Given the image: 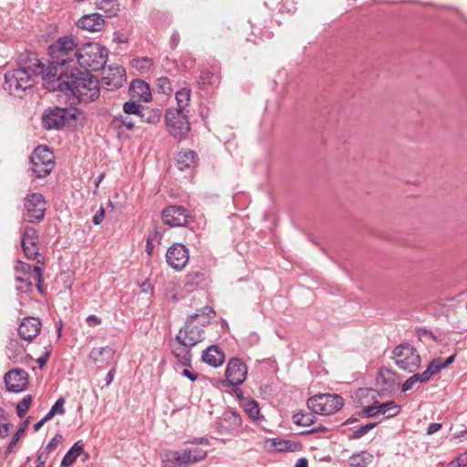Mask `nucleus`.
<instances>
[{
	"instance_id": "nucleus-1",
	"label": "nucleus",
	"mask_w": 467,
	"mask_h": 467,
	"mask_svg": "<svg viewBox=\"0 0 467 467\" xmlns=\"http://www.w3.org/2000/svg\"><path fill=\"white\" fill-rule=\"evenodd\" d=\"M45 87L49 90L69 91L80 103L94 101L100 94L99 80L80 68L71 70L60 78H55L49 73L45 78Z\"/></svg>"
},
{
	"instance_id": "nucleus-2",
	"label": "nucleus",
	"mask_w": 467,
	"mask_h": 467,
	"mask_svg": "<svg viewBox=\"0 0 467 467\" xmlns=\"http://www.w3.org/2000/svg\"><path fill=\"white\" fill-rule=\"evenodd\" d=\"M78 45L72 36L59 37L55 43L49 46L48 54L51 60L47 67L44 78L50 75L60 78L75 70L78 57Z\"/></svg>"
},
{
	"instance_id": "nucleus-3",
	"label": "nucleus",
	"mask_w": 467,
	"mask_h": 467,
	"mask_svg": "<svg viewBox=\"0 0 467 467\" xmlns=\"http://www.w3.org/2000/svg\"><path fill=\"white\" fill-rule=\"evenodd\" d=\"M107 49L97 43H88L78 48L76 67L82 71H98L104 68L107 62Z\"/></svg>"
},
{
	"instance_id": "nucleus-4",
	"label": "nucleus",
	"mask_w": 467,
	"mask_h": 467,
	"mask_svg": "<svg viewBox=\"0 0 467 467\" xmlns=\"http://www.w3.org/2000/svg\"><path fill=\"white\" fill-rule=\"evenodd\" d=\"M34 86L33 78L18 68L8 70L5 74L3 88L10 95L16 98H23Z\"/></svg>"
},
{
	"instance_id": "nucleus-5",
	"label": "nucleus",
	"mask_w": 467,
	"mask_h": 467,
	"mask_svg": "<svg viewBox=\"0 0 467 467\" xmlns=\"http://www.w3.org/2000/svg\"><path fill=\"white\" fill-rule=\"evenodd\" d=\"M344 405L342 397L337 394H317L307 400L308 409L315 414L331 415Z\"/></svg>"
},
{
	"instance_id": "nucleus-6",
	"label": "nucleus",
	"mask_w": 467,
	"mask_h": 467,
	"mask_svg": "<svg viewBox=\"0 0 467 467\" xmlns=\"http://www.w3.org/2000/svg\"><path fill=\"white\" fill-rule=\"evenodd\" d=\"M31 170L36 178H45L55 167L53 151L47 146H37L30 156Z\"/></svg>"
},
{
	"instance_id": "nucleus-7",
	"label": "nucleus",
	"mask_w": 467,
	"mask_h": 467,
	"mask_svg": "<svg viewBox=\"0 0 467 467\" xmlns=\"http://www.w3.org/2000/svg\"><path fill=\"white\" fill-rule=\"evenodd\" d=\"M189 111L175 109L171 108L165 114V122L167 130L171 136L178 140L186 138L190 131V122L188 119Z\"/></svg>"
},
{
	"instance_id": "nucleus-8",
	"label": "nucleus",
	"mask_w": 467,
	"mask_h": 467,
	"mask_svg": "<svg viewBox=\"0 0 467 467\" xmlns=\"http://www.w3.org/2000/svg\"><path fill=\"white\" fill-rule=\"evenodd\" d=\"M393 355L396 365L400 369L409 372H414L421 364V358L417 349L408 343L396 347L393 350Z\"/></svg>"
},
{
	"instance_id": "nucleus-9",
	"label": "nucleus",
	"mask_w": 467,
	"mask_h": 467,
	"mask_svg": "<svg viewBox=\"0 0 467 467\" xmlns=\"http://www.w3.org/2000/svg\"><path fill=\"white\" fill-rule=\"evenodd\" d=\"M201 316V313H195L190 316L185 323V326L180 329L176 335V341L179 345L188 348H193L203 339V329L198 326L193 325Z\"/></svg>"
},
{
	"instance_id": "nucleus-10",
	"label": "nucleus",
	"mask_w": 467,
	"mask_h": 467,
	"mask_svg": "<svg viewBox=\"0 0 467 467\" xmlns=\"http://www.w3.org/2000/svg\"><path fill=\"white\" fill-rule=\"evenodd\" d=\"M46 200L40 193L27 194L24 200V219L31 223L43 221L46 213Z\"/></svg>"
},
{
	"instance_id": "nucleus-11",
	"label": "nucleus",
	"mask_w": 467,
	"mask_h": 467,
	"mask_svg": "<svg viewBox=\"0 0 467 467\" xmlns=\"http://www.w3.org/2000/svg\"><path fill=\"white\" fill-rule=\"evenodd\" d=\"M18 69L25 71L33 78V76H42L47 73V67L45 64L38 57V55L32 51H24L19 54L17 58Z\"/></svg>"
},
{
	"instance_id": "nucleus-12",
	"label": "nucleus",
	"mask_w": 467,
	"mask_h": 467,
	"mask_svg": "<svg viewBox=\"0 0 467 467\" xmlns=\"http://www.w3.org/2000/svg\"><path fill=\"white\" fill-rule=\"evenodd\" d=\"M247 377V366L238 358H232L226 366L225 380L222 381L223 387L239 386Z\"/></svg>"
},
{
	"instance_id": "nucleus-13",
	"label": "nucleus",
	"mask_w": 467,
	"mask_h": 467,
	"mask_svg": "<svg viewBox=\"0 0 467 467\" xmlns=\"http://www.w3.org/2000/svg\"><path fill=\"white\" fill-rule=\"evenodd\" d=\"M162 221L171 227L187 226L192 220L186 209L180 205H171L162 211Z\"/></svg>"
},
{
	"instance_id": "nucleus-14",
	"label": "nucleus",
	"mask_w": 467,
	"mask_h": 467,
	"mask_svg": "<svg viewBox=\"0 0 467 467\" xmlns=\"http://www.w3.org/2000/svg\"><path fill=\"white\" fill-rule=\"evenodd\" d=\"M166 261L175 270H182L189 261V251L182 244H172L166 253Z\"/></svg>"
},
{
	"instance_id": "nucleus-15",
	"label": "nucleus",
	"mask_w": 467,
	"mask_h": 467,
	"mask_svg": "<svg viewBox=\"0 0 467 467\" xmlns=\"http://www.w3.org/2000/svg\"><path fill=\"white\" fill-rule=\"evenodd\" d=\"M4 380L7 390L21 392L28 385V373L22 368H13L5 373Z\"/></svg>"
},
{
	"instance_id": "nucleus-16",
	"label": "nucleus",
	"mask_w": 467,
	"mask_h": 467,
	"mask_svg": "<svg viewBox=\"0 0 467 467\" xmlns=\"http://www.w3.org/2000/svg\"><path fill=\"white\" fill-rule=\"evenodd\" d=\"M39 239L37 232L35 228L26 226L24 229L22 235V248L25 253V255L28 259H36V257L39 254Z\"/></svg>"
},
{
	"instance_id": "nucleus-17",
	"label": "nucleus",
	"mask_w": 467,
	"mask_h": 467,
	"mask_svg": "<svg viewBox=\"0 0 467 467\" xmlns=\"http://www.w3.org/2000/svg\"><path fill=\"white\" fill-rule=\"evenodd\" d=\"M102 82L109 89H117L125 82V69L122 67H109L102 68Z\"/></svg>"
},
{
	"instance_id": "nucleus-18",
	"label": "nucleus",
	"mask_w": 467,
	"mask_h": 467,
	"mask_svg": "<svg viewBox=\"0 0 467 467\" xmlns=\"http://www.w3.org/2000/svg\"><path fill=\"white\" fill-rule=\"evenodd\" d=\"M67 109L56 107L45 111L42 117L43 126L47 130L60 129L64 127Z\"/></svg>"
},
{
	"instance_id": "nucleus-19",
	"label": "nucleus",
	"mask_w": 467,
	"mask_h": 467,
	"mask_svg": "<svg viewBox=\"0 0 467 467\" xmlns=\"http://www.w3.org/2000/svg\"><path fill=\"white\" fill-rule=\"evenodd\" d=\"M40 330V319L33 317H27L21 322L18 327V334L21 338L26 341H32L39 334Z\"/></svg>"
},
{
	"instance_id": "nucleus-20",
	"label": "nucleus",
	"mask_w": 467,
	"mask_h": 467,
	"mask_svg": "<svg viewBox=\"0 0 467 467\" xmlns=\"http://www.w3.org/2000/svg\"><path fill=\"white\" fill-rule=\"evenodd\" d=\"M356 407H365L368 404L378 403L379 392L372 388H359L351 396Z\"/></svg>"
},
{
	"instance_id": "nucleus-21",
	"label": "nucleus",
	"mask_w": 467,
	"mask_h": 467,
	"mask_svg": "<svg viewBox=\"0 0 467 467\" xmlns=\"http://www.w3.org/2000/svg\"><path fill=\"white\" fill-rule=\"evenodd\" d=\"M105 25L102 15L94 13L90 15H85L78 21V26L81 29H85L89 32L100 31Z\"/></svg>"
},
{
	"instance_id": "nucleus-22",
	"label": "nucleus",
	"mask_w": 467,
	"mask_h": 467,
	"mask_svg": "<svg viewBox=\"0 0 467 467\" xmlns=\"http://www.w3.org/2000/svg\"><path fill=\"white\" fill-rule=\"evenodd\" d=\"M162 467H189L182 450L165 451L161 454Z\"/></svg>"
},
{
	"instance_id": "nucleus-23",
	"label": "nucleus",
	"mask_w": 467,
	"mask_h": 467,
	"mask_svg": "<svg viewBox=\"0 0 467 467\" xmlns=\"http://www.w3.org/2000/svg\"><path fill=\"white\" fill-rule=\"evenodd\" d=\"M265 447L267 450H275L276 451H297L302 448L299 442L275 438L266 439L265 441Z\"/></svg>"
},
{
	"instance_id": "nucleus-24",
	"label": "nucleus",
	"mask_w": 467,
	"mask_h": 467,
	"mask_svg": "<svg viewBox=\"0 0 467 467\" xmlns=\"http://www.w3.org/2000/svg\"><path fill=\"white\" fill-rule=\"evenodd\" d=\"M115 355V349L109 346L93 348L89 352V358L96 364L108 365Z\"/></svg>"
},
{
	"instance_id": "nucleus-25",
	"label": "nucleus",
	"mask_w": 467,
	"mask_h": 467,
	"mask_svg": "<svg viewBox=\"0 0 467 467\" xmlns=\"http://www.w3.org/2000/svg\"><path fill=\"white\" fill-rule=\"evenodd\" d=\"M198 156L192 150H181L176 157V165L179 170H192L197 165Z\"/></svg>"
},
{
	"instance_id": "nucleus-26",
	"label": "nucleus",
	"mask_w": 467,
	"mask_h": 467,
	"mask_svg": "<svg viewBox=\"0 0 467 467\" xmlns=\"http://www.w3.org/2000/svg\"><path fill=\"white\" fill-rule=\"evenodd\" d=\"M130 92L132 98H138L144 102L151 99L150 86L141 79H135L130 86Z\"/></svg>"
},
{
	"instance_id": "nucleus-27",
	"label": "nucleus",
	"mask_w": 467,
	"mask_h": 467,
	"mask_svg": "<svg viewBox=\"0 0 467 467\" xmlns=\"http://www.w3.org/2000/svg\"><path fill=\"white\" fill-rule=\"evenodd\" d=\"M224 358L223 350L214 345L207 348L202 356V358L205 363L214 368L221 366L224 361Z\"/></svg>"
},
{
	"instance_id": "nucleus-28",
	"label": "nucleus",
	"mask_w": 467,
	"mask_h": 467,
	"mask_svg": "<svg viewBox=\"0 0 467 467\" xmlns=\"http://www.w3.org/2000/svg\"><path fill=\"white\" fill-rule=\"evenodd\" d=\"M396 374L389 368H382L379 369L377 383L381 386L383 390H389L395 385Z\"/></svg>"
},
{
	"instance_id": "nucleus-29",
	"label": "nucleus",
	"mask_w": 467,
	"mask_h": 467,
	"mask_svg": "<svg viewBox=\"0 0 467 467\" xmlns=\"http://www.w3.org/2000/svg\"><path fill=\"white\" fill-rule=\"evenodd\" d=\"M84 450V444L82 441H78L74 443V445L68 450V451L65 454L61 461V467H68L72 465L78 457L81 454Z\"/></svg>"
},
{
	"instance_id": "nucleus-30",
	"label": "nucleus",
	"mask_w": 467,
	"mask_h": 467,
	"mask_svg": "<svg viewBox=\"0 0 467 467\" xmlns=\"http://www.w3.org/2000/svg\"><path fill=\"white\" fill-rule=\"evenodd\" d=\"M182 451L189 466L191 464L197 463L207 457V451L197 446L182 449Z\"/></svg>"
},
{
	"instance_id": "nucleus-31",
	"label": "nucleus",
	"mask_w": 467,
	"mask_h": 467,
	"mask_svg": "<svg viewBox=\"0 0 467 467\" xmlns=\"http://www.w3.org/2000/svg\"><path fill=\"white\" fill-rule=\"evenodd\" d=\"M96 6L108 17L115 16L119 12V5L117 0H97Z\"/></svg>"
},
{
	"instance_id": "nucleus-32",
	"label": "nucleus",
	"mask_w": 467,
	"mask_h": 467,
	"mask_svg": "<svg viewBox=\"0 0 467 467\" xmlns=\"http://www.w3.org/2000/svg\"><path fill=\"white\" fill-rule=\"evenodd\" d=\"M134 126L132 119L123 115L115 116L110 122V127L119 133L122 132L124 128L127 130H132Z\"/></svg>"
},
{
	"instance_id": "nucleus-33",
	"label": "nucleus",
	"mask_w": 467,
	"mask_h": 467,
	"mask_svg": "<svg viewBox=\"0 0 467 467\" xmlns=\"http://www.w3.org/2000/svg\"><path fill=\"white\" fill-rule=\"evenodd\" d=\"M161 112L159 109L143 106L140 111L139 118L142 122L155 124L160 121Z\"/></svg>"
},
{
	"instance_id": "nucleus-34",
	"label": "nucleus",
	"mask_w": 467,
	"mask_h": 467,
	"mask_svg": "<svg viewBox=\"0 0 467 467\" xmlns=\"http://www.w3.org/2000/svg\"><path fill=\"white\" fill-rule=\"evenodd\" d=\"M220 72L217 70V68L213 67L211 69H203L201 71L200 74V81L199 84L202 86L206 85H215L220 82Z\"/></svg>"
},
{
	"instance_id": "nucleus-35",
	"label": "nucleus",
	"mask_w": 467,
	"mask_h": 467,
	"mask_svg": "<svg viewBox=\"0 0 467 467\" xmlns=\"http://www.w3.org/2000/svg\"><path fill=\"white\" fill-rule=\"evenodd\" d=\"M192 90L188 87L182 88L175 94L177 100V108L175 109H182V111H188L187 107L191 100Z\"/></svg>"
},
{
	"instance_id": "nucleus-36",
	"label": "nucleus",
	"mask_w": 467,
	"mask_h": 467,
	"mask_svg": "<svg viewBox=\"0 0 467 467\" xmlns=\"http://www.w3.org/2000/svg\"><path fill=\"white\" fill-rule=\"evenodd\" d=\"M191 348H188V347L180 345L179 347L175 348L172 351L175 358L183 366H191V362H192Z\"/></svg>"
},
{
	"instance_id": "nucleus-37",
	"label": "nucleus",
	"mask_w": 467,
	"mask_h": 467,
	"mask_svg": "<svg viewBox=\"0 0 467 467\" xmlns=\"http://www.w3.org/2000/svg\"><path fill=\"white\" fill-rule=\"evenodd\" d=\"M400 410L401 407L394 400L380 403V414L384 415L386 419L397 416Z\"/></svg>"
},
{
	"instance_id": "nucleus-38",
	"label": "nucleus",
	"mask_w": 467,
	"mask_h": 467,
	"mask_svg": "<svg viewBox=\"0 0 467 467\" xmlns=\"http://www.w3.org/2000/svg\"><path fill=\"white\" fill-rule=\"evenodd\" d=\"M316 421V417L308 412H297L293 416V422L298 426L309 427Z\"/></svg>"
},
{
	"instance_id": "nucleus-39",
	"label": "nucleus",
	"mask_w": 467,
	"mask_h": 467,
	"mask_svg": "<svg viewBox=\"0 0 467 467\" xmlns=\"http://www.w3.org/2000/svg\"><path fill=\"white\" fill-rule=\"evenodd\" d=\"M131 65L135 69L139 70L140 73H146L152 67L153 61L151 58H149L147 57H137L132 59Z\"/></svg>"
},
{
	"instance_id": "nucleus-40",
	"label": "nucleus",
	"mask_w": 467,
	"mask_h": 467,
	"mask_svg": "<svg viewBox=\"0 0 467 467\" xmlns=\"http://www.w3.org/2000/svg\"><path fill=\"white\" fill-rule=\"evenodd\" d=\"M156 87L158 92L164 95H171L173 92L171 80L168 77L158 78L156 80Z\"/></svg>"
},
{
	"instance_id": "nucleus-41",
	"label": "nucleus",
	"mask_w": 467,
	"mask_h": 467,
	"mask_svg": "<svg viewBox=\"0 0 467 467\" xmlns=\"http://www.w3.org/2000/svg\"><path fill=\"white\" fill-rule=\"evenodd\" d=\"M244 410L246 414L253 420H255L259 418L260 409L258 402L254 400H247L244 404Z\"/></svg>"
},
{
	"instance_id": "nucleus-42",
	"label": "nucleus",
	"mask_w": 467,
	"mask_h": 467,
	"mask_svg": "<svg viewBox=\"0 0 467 467\" xmlns=\"http://www.w3.org/2000/svg\"><path fill=\"white\" fill-rule=\"evenodd\" d=\"M7 356L9 358H15L24 352V348L16 339H10L6 346Z\"/></svg>"
},
{
	"instance_id": "nucleus-43",
	"label": "nucleus",
	"mask_w": 467,
	"mask_h": 467,
	"mask_svg": "<svg viewBox=\"0 0 467 467\" xmlns=\"http://www.w3.org/2000/svg\"><path fill=\"white\" fill-rule=\"evenodd\" d=\"M380 414V403H371L363 407L362 411L359 413L361 417L373 418Z\"/></svg>"
},
{
	"instance_id": "nucleus-44",
	"label": "nucleus",
	"mask_w": 467,
	"mask_h": 467,
	"mask_svg": "<svg viewBox=\"0 0 467 467\" xmlns=\"http://www.w3.org/2000/svg\"><path fill=\"white\" fill-rule=\"evenodd\" d=\"M377 426L376 422H370L360 426L357 430H355L351 434L348 435L349 440H358L367 434L369 431L374 429Z\"/></svg>"
},
{
	"instance_id": "nucleus-45",
	"label": "nucleus",
	"mask_w": 467,
	"mask_h": 467,
	"mask_svg": "<svg viewBox=\"0 0 467 467\" xmlns=\"http://www.w3.org/2000/svg\"><path fill=\"white\" fill-rule=\"evenodd\" d=\"M32 403L31 395L25 396L16 405V413L19 418H23L28 411Z\"/></svg>"
},
{
	"instance_id": "nucleus-46",
	"label": "nucleus",
	"mask_w": 467,
	"mask_h": 467,
	"mask_svg": "<svg viewBox=\"0 0 467 467\" xmlns=\"http://www.w3.org/2000/svg\"><path fill=\"white\" fill-rule=\"evenodd\" d=\"M442 369L441 366V359L440 358L432 359L429 365L427 366L426 369L424 370V373L428 377L429 379L438 373L440 370Z\"/></svg>"
},
{
	"instance_id": "nucleus-47",
	"label": "nucleus",
	"mask_w": 467,
	"mask_h": 467,
	"mask_svg": "<svg viewBox=\"0 0 467 467\" xmlns=\"http://www.w3.org/2000/svg\"><path fill=\"white\" fill-rule=\"evenodd\" d=\"M16 282L20 283V285H17V290H19L22 293H28V292L32 291L33 283L31 281V277L16 276Z\"/></svg>"
},
{
	"instance_id": "nucleus-48",
	"label": "nucleus",
	"mask_w": 467,
	"mask_h": 467,
	"mask_svg": "<svg viewBox=\"0 0 467 467\" xmlns=\"http://www.w3.org/2000/svg\"><path fill=\"white\" fill-rule=\"evenodd\" d=\"M143 106L135 101H127L123 105V111L128 115H136L139 117L140 111Z\"/></svg>"
},
{
	"instance_id": "nucleus-49",
	"label": "nucleus",
	"mask_w": 467,
	"mask_h": 467,
	"mask_svg": "<svg viewBox=\"0 0 467 467\" xmlns=\"http://www.w3.org/2000/svg\"><path fill=\"white\" fill-rule=\"evenodd\" d=\"M34 279L36 280V289L40 294L45 293V289L43 286L44 284V278H43V271L42 268L38 265H36L34 267Z\"/></svg>"
},
{
	"instance_id": "nucleus-50",
	"label": "nucleus",
	"mask_w": 467,
	"mask_h": 467,
	"mask_svg": "<svg viewBox=\"0 0 467 467\" xmlns=\"http://www.w3.org/2000/svg\"><path fill=\"white\" fill-rule=\"evenodd\" d=\"M350 465L354 467H366V452L352 455L350 458Z\"/></svg>"
},
{
	"instance_id": "nucleus-51",
	"label": "nucleus",
	"mask_w": 467,
	"mask_h": 467,
	"mask_svg": "<svg viewBox=\"0 0 467 467\" xmlns=\"http://www.w3.org/2000/svg\"><path fill=\"white\" fill-rule=\"evenodd\" d=\"M62 441H63V436L60 433H57L50 440V441L47 444L44 451L47 453H49V452L55 451L57 448V446L62 442Z\"/></svg>"
},
{
	"instance_id": "nucleus-52",
	"label": "nucleus",
	"mask_w": 467,
	"mask_h": 467,
	"mask_svg": "<svg viewBox=\"0 0 467 467\" xmlns=\"http://www.w3.org/2000/svg\"><path fill=\"white\" fill-rule=\"evenodd\" d=\"M204 279V275L201 272L189 273L186 275L187 285H198Z\"/></svg>"
},
{
	"instance_id": "nucleus-53",
	"label": "nucleus",
	"mask_w": 467,
	"mask_h": 467,
	"mask_svg": "<svg viewBox=\"0 0 467 467\" xmlns=\"http://www.w3.org/2000/svg\"><path fill=\"white\" fill-rule=\"evenodd\" d=\"M15 270L21 272L23 276L34 277V271L32 272L31 265L26 263L19 261L17 265H16Z\"/></svg>"
},
{
	"instance_id": "nucleus-54",
	"label": "nucleus",
	"mask_w": 467,
	"mask_h": 467,
	"mask_svg": "<svg viewBox=\"0 0 467 467\" xmlns=\"http://www.w3.org/2000/svg\"><path fill=\"white\" fill-rule=\"evenodd\" d=\"M224 420H232L233 424L236 427H240L242 424L241 416L237 412L231 411L224 414Z\"/></svg>"
},
{
	"instance_id": "nucleus-55",
	"label": "nucleus",
	"mask_w": 467,
	"mask_h": 467,
	"mask_svg": "<svg viewBox=\"0 0 467 467\" xmlns=\"http://www.w3.org/2000/svg\"><path fill=\"white\" fill-rule=\"evenodd\" d=\"M65 400L63 398H59L55 404L52 406L51 410L58 415H64L65 414Z\"/></svg>"
},
{
	"instance_id": "nucleus-56",
	"label": "nucleus",
	"mask_w": 467,
	"mask_h": 467,
	"mask_svg": "<svg viewBox=\"0 0 467 467\" xmlns=\"http://www.w3.org/2000/svg\"><path fill=\"white\" fill-rule=\"evenodd\" d=\"M25 431V427H20L15 435L13 436L12 440L10 441L8 446H7V451H11L13 447L16 446V442L20 439L21 434Z\"/></svg>"
},
{
	"instance_id": "nucleus-57",
	"label": "nucleus",
	"mask_w": 467,
	"mask_h": 467,
	"mask_svg": "<svg viewBox=\"0 0 467 467\" xmlns=\"http://www.w3.org/2000/svg\"><path fill=\"white\" fill-rule=\"evenodd\" d=\"M105 217V210L103 207H100L99 211L94 214L92 218V222L95 225H99L102 223Z\"/></svg>"
},
{
	"instance_id": "nucleus-58",
	"label": "nucleus",
	"mask_w": 467,
	"mask_h": 467,
	"mask_svg": "<svg viewBox=\"0 0 467 467\" xmlns=\"http://www.w3.org/2000/svg\"><path fill=\"white\" fill-rule=\"evenodd\" d=\"M410 377L415 383H426L430 380L424 371L422 373H415Z\"/></svg>"
},
{
	"instance_id": "nucleus-59",
	"label": "nucleus",
	"mask_w": 467,
	"mask_h": 467,
	"mask_svg": "<svg viewBox=\"0 0 467 467\" xmlns=\"http://www.w3.org/2000/svg\"><path fill=\"white\" fill-rule=\"evenodd\" d=\"M86 322L89 327H95L100 325L102 321L99 317L95 315H89L86 318Z\"/></svg>"
},
{
	"instance_id": "nucleus-60",
	"label": "nucleus",
	"mask_w": 467,
	"mask_h": 467,
	"mask_svg": "<svg viewBox=\"0 0 467 467\" xmlns=\"http://www.w3.org/2000/svg\"><path fill=\"white\" fill-rule=\"evenodd\" d=\"M180 39H181V37H180L179 33L176 32V31L173 32L171 34V38H170V47H171V48L175 49L178 47L179 43H180Z\"/></svg>"
},
{
	"instance_id": "nucleus-61",
	"label": "nucleus",
	"mask_w": 467,
	"mask_h": 467,
	"mask_svg": "<svg viewBox=\"0 0 467 467\" xmlns=\"http://www.w3.org/2000/svg\"><path fill=\"white\" fill-rule=\"evenodd\" d=\"M441 429V423L433 422V423H431L428 426L426 433L428 435H432L435 432L439 431Z\"/></svg>"
},
{
	"instance_id": "nucleus-62",
	"label": "nucleus",
	"mask_w": 467,
	"mask_h": 467,
	"mask_svg": "<svg viewBox=\"0 0 467 467\" xmlns=\"http://www.w3.org/2000/svg\"><path fill=\"white\" fill-rule=\"evenodd\" d=\"M416 383L414 380L410 377L408 379L405 380V382L401 386V391L406 392L408 390H410Z\"/></svg>"
},
{
	"instance_id": "nucleus-63",
	"label": "nucleus",
	"mask_w": 467,
	"mask_h": 467,
	"mask_svg": "<svg viewBox=\"0 0 467 467\" xmlns=\"http://www.w3.org/2000/svg\"><path fill=\"white\" fill-rule=\"evenodd\" d=\"M11 426L12 425L10 423H7V422L1 423L0 422V439L7 436Z\"/></svg>"
},
{
	"instance_id": "nucleus-64",
	"label": "nucleus",
	"mask_w": 467,
	"mask_h": 467,
	"mask_svg": "<svg viewBox=\"0 0 467 467\" xmlns=\"http://www.w3.org/2000/svg\"><path fill=\"white\" fill-rule=\"evenodd\" d=\"M182 374L188 378L191 381H195L198 378V374L197 373H194L187 368L183 369Z\"/></svg>"
}]
</instances>
